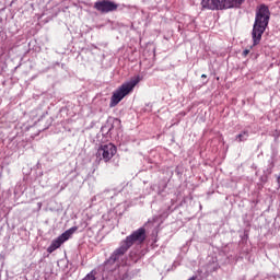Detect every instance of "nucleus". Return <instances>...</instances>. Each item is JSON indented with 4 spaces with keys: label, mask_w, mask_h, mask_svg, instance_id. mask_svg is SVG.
<instances>
[{
    "label": "nucleus",
    "mask_w": 280,
    "mask_h": 280,
    "mask_svg": "<svg viewBox=\"0 0 280 280\" xmlns=\"http://www.w3.org/2000/svg\"><path fill=\"white\" fill-rule=\"evenodd\" d=\"M130 248L126 246L122 241L120 242V246L116 248L113 254L107 259L106 264H116V261H119L128 253Z\"/></svg>",
    "instance_id": "6e6552de"
},
{
    "label": "nucleus",
    "mask_w": 280,
    "mask_h": 280,
    "mask_svg": "<svg viewBox=\"0 0 280 280\" xmlns=\"http://www.w3.org/2000/svg\"><path fill=\"white\" fill-rule=\"evenodd\" d=\"M78 231L77 226H72L66 232H63L61 235H59L56 240H54L50 244V246L47 248V253H54V250H58L65 242L71 238V235Z\"/></svg>",
    "instance_id": "20e7f679"
},
{
    "label": "nucleus",
    "mask_w": 280,
    "mask_h": 280,
    "mask_svg": "<svg viewBox=\"0 0 280 280\" xmlns=\"http://www.w3.org/2000/svg\"><path fill=\"white\" fill-rule=\"evenodd\" d=\"M116 154L117 147H115L113 143L102 144L96 152V156L105 163H108V161H110V159H113V156Z\"/></svg>",
    "instance_id": "39448f33"
},
{
    "label": "nucleus",
    "mask_w": 280,
    "mask_h": 280,
    "mask_svg": "<svg viewBox=\"0 0 280 280\" xmlns=\"http://www.w3.org/2000/svg\"><path fill=\"white\" fill-rule=\"evenodd\" d=\"M268 23H270V9H268L266 4H260L256 10L255 22L252 30L253 47H257V45L261 43V36H264V32H266Z\"/></svg>",
    "instance_id": "f257e3e1"
},
{
    "label": "nucleus",
    "mask_w": 280,
    "mask_h": 280,
    "mask_svg": "<svg viewBox=\"0 0 280 280\" xmlns=\"http://www.w3.org/2000/svg\"><path fill=\"white\" fill-rule=\"evenodd\" d=\"M38 207H39V209H40V207H43V203L39 202V203H38Z\"/></svg>",
    "instance_id": "9b49d317"
},
{
    "label": "nucleus",
    "mask_w": 280,
    "mask_h": 280,
    "mask_svg": "<svg viewBox=\"0 0 280 280\" xmlns=\"http://www.w3.org/2000/svg\"><path fill=\"white\" fill-rule=\"evenodd\" d=\"M135 242H145V229L139 228L131 235L127 236L126 240L122 241L124 245L131 248Z\"/></svg>",
    "instance_id": "0eeeda50"
},
{
    "label": "nucleus",
    "mask_w": 280,
    "mask_h": 280,
    "mask_svg": "<svg viewBox=\"0 0 280 280\" xmlns=\"http://www.w3.org/2000/svg\"><path fill=\"white\" fill-rule=\"evenodd\" d=\"M153 220H156V217H155V218H153Z\"/></svg>",
    "instance_id": "ddd939ff"
},
{
    "label": "nucleus",
    "mask_w": 280,
    "mask_h": 280,
    "mask_svg": "<svg viewBox=\"0 0 280 280\" xmlns=\"http://www.w3.org/2000/svg\"><path fill=\"white\" fill-rule=\"evenodd\" d=\"M138 82H141L140 77H136L130 81L122 83L116 91H114L110 97L109 108H115V106H117L126 95L132 93Z\"/></svg>",
    "instance_id": "7ed1b4c3"
},
{
    "label": "nucleus",
    "mask_w": 280,
    "mask_h": 280,
    "mask_svg": "<svg viewBox=\"0 0 280 280\" xmlns=\"http://www.w3.org/2000/svg\"><path fill=\"white\" fill-rule=\"evenodd\" d=\"M119 8V4L110 0H101L94 3V9L101 14H108L109 12H115Z\"/></svg>",
    "instance_id": "423d86ee"
},
{
    "label": "nucleus",
    "mask_w": 280,
    "mask_h": 280,
    "mask_svg": "<svg viewBox=\"0 0 280 280\" xmlns=\"http://www.w3.org/2000/svg\"><path fill=\"white\" fill-rule=\"evenodd\" d=\"M248 137H249L248 130H244L236 136V139L238 140V142H242V141H247Z\"/></svg>",
    "instance_id": "1a4fd4ad"
},
{
    "label": "nucleus",
    "mask_w": 280,
    "mask_h": 280,
    "mask_svg": "<svg viewBox=\"0 0 280 280\" xmlns=\"http://www.w3.org/2000/svg\"><path fill=\"white\" fill-rule=\"evenodd\" d=\"M246 0H201L202 10H240Z\"/></svg>",
    "instance_id": "f03ea898"
},
{
    "label": "nucleus",
    "mask_w": 280,
    "mask_h": 280,
    "mask_svg": "<svg viewBox=\"0 0 280 280\" xmlns=\"http://www.w3.org/2000/svg\"><path fill=\"white\" fill-rule=\"evenodd\" d=\"M201 78H207V74H202Z\"/></svg>",
    "instance_id": "f8f14e48"
},
{
    "label": "nucleus",
    "mask_w": 280,
    "mask_h": 280,
    "mask_svg": "<svg viewBox=\"0 0 280 280\" xmlns=\"http://www.w3.org/2000/svg\"><path fill=\"white\" fill-rule=\"evenodd\" d=\"M247 54H250V50L245 49V50L243 51V56H246Z\"/></svg>",
    "instance_id": "9d476101"
}]
</instances>
